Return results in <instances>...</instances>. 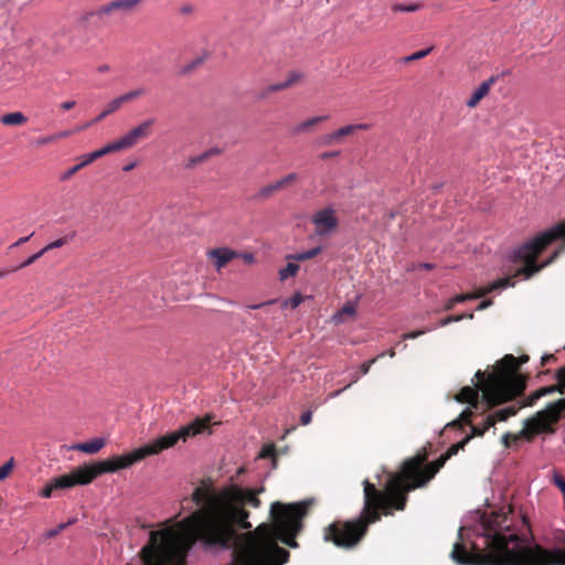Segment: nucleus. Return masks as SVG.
<instances>
[{
	"instance_id": "obj_39",
	"label": "nucleus",
	"mask_w": 565,
	"mask_h": 565,
	"mask_svg": "<svg viewBox=\"0 0 565 565\" xmlns=\"http://www.w3.org/2000/svg\"><path fill=\"white\" fill-rule=\"evenodd\" d=\"M553 482L562 491L563 495H565V478L555 472L553 475Z\"/></svg>"
},
{
	"instance_id": "obj_19",
	"label": "nucleus",
	"mask_w": 565,
	"mask_h": 565,
	"mask_svg": "<svg viewBox=\"0 0 565 565\" xmlns=\"http://www.w3.org/2000/svg\"><path fill=\"white\" fill-rule=\"evenodd\" d=\"M28 118L21 111H14L3 115L0 122L7 126H19L25 124Z\"/></svg>"
},
{
	"instance_id": "obj_60",
	"label": "nucleus",
	"mask_w": 565,
	"mask_h": 565,
	"mask_svg": "<svg viewBox=\"0 0 565 565\" xmlns=\"http://www.w3.org/2000/svg\"><path fill=\"white\" fill-rule=\"evenodd\" d=\"M134 168H135V163H129V164L125 166V167L122 168V170L127 172V171L132 170Z\"/></svg>"
},
{
	"instance_id": "obj_43",
	"label": "nucleus",
	"mask_w": 565,
	"mask_h": 565,
	"mask_svg": "<svg viewBox=\"0 0 565 565\" xmlns=\"http://www.w3.org/2000/svg\"><path fill=\"white\" fill-rule=\"evenodd\" d=\"M54 490L56 489L53 487V481L51 480V482L42 490L41 495L43 498H51Z\"/></svg>"
},
{
	"instance_id": "obj_27",
	"label": "nucleus",
	"mask_w": 565,
	"mask_h": 565,
	"mask_svg": "<svg viewBox=\"0 0 565 565\" xmlns=\"http://www.w3.org/2000/svg\"><path fill=\"white\" fill-rule=\"evenodd\" d=\"M288 86L286 85L285 82H281V83H277V84H271V85H268L267 87H265L258 95V98L259 99H265L267 96H269L270 94L273 93H276V92H279V90H284V89H287Z\"/></svg>"
},
{
	"instance_id": "obj_61",
	"label": "nucleus",
	"mask_w": 565,
	"mask_h": 565,
	"mask_svg": "<svg viewBox=\"0 0 565 565\" xmlns=\"http://www.w3.org/2000/svg\"><path fill=\"white\" fill-rule=\"evenodd\" d=\"M104 118H105V117H102V113H100V114H99L95 119H93V120L90 121V124H92V125H93V124H96V122L100 121V120H102V119H104Z\"/></svg>"
},
{
	"instance_id": "obj_30",
	"label": "nucleus",
	"mask_w": 565,
	"mask_h": 565,
	"mask_svg": "<svg viewBox=\"0 0 565 565\" xmlns=\"http://www.w3.org/2000/svg\"><path fill=\"white\" fill-rule=\"evenodd\" d=\"M433 51V46L430 47H427L425 50H420V51H417L408 56H405L403 58V62L404 63H409V62H414V61H417V60H420V58H424L426 57L430 52Z\"/></svg>"
},
{
	"instance_id": "obj_24",
	"label": "nucleus",
	"mask_w": 565,
	"mask_h": 565,
	"mask_svg": "<svg viewBox=\"0 0 565 565\" xmlns=\"http://www.w3.org/2000/svg\"><path fill=\"white\" fill-rule=\"evenodd\" d=\"M81 162L72 168H70L68 170H66L65 172H63L61 175H60V180L61 181H67L68 179H71L75 173H77L81 169L85 168L86 166L90 164L89 162H86V157L83 156L81 158Z\"/></svg>"
},
{
	"instance_id": "obj_34",
	"label": "nucleus",
	"mask_w": 565,
	"mask_h": 565,
	"mask_svg": "<svg viewBox=\"0 0 565 565\" xmlns=\"http://www.w3.org/2000/svg\"><path fill=\"white\" fill-rule=\"evenodd\" d=\"M14 468V459L10 458L4 465L0 467V481L4 480Z\"/></svg>"
},
{
	"instance_id": "obj_8",
	"label": "nucleus",
	"mask_w": 565,
	"mask_h": 565,
	"mask_svg": "<svg viewBox=\"0 0 565 565\" xmlns=\"http://www.w3.org/2000/svg\"><path fill=\"white\" fill-rule=\"evenodd\" d=\"M315 235L319 237L331 236L339 227V218L333 207L327 206L315 212L311 216Z\"/></svg>"
},
{
	"instance_id": "obj_49",
	"label": "nucleus",
	"mask_w": 565,
	"mask_h": 565,
	"mask_svg": "<svg viewBox=\"0 0 565 565\" xmlns=\"http://www.w3.org/2000/svg\"><path fill=\"white\" fill-rule=\"evenodd\" d=\"M245 264H253L255 262V256L252 253H245L239 255Z\"/></svg>"
},
{
	"instance_id": "obj_4",
	"label": "nucleus",
	"mask_w": 565,
	"mask_h": 565,
	"mask_svg": "<svg viewBox=\"0 0 565 565\" xmlns=\"http://www.w3.org/2000/svg\"><path fill=\"white\" fill-rule=\"evenodd\" d=\"M483 546L472 543V552L458 541L451 558L459 565H565V548L531 546L511 530L508 516L495 514L482 524Z\"/></svg>"
},
{
	"instance_id": "obj_64",
	"label": "nucleus",
	"mask_w": 565,
	"mask_h": 565,
	"mask_svg": "<svg viewBox=\"0 0 565 565\" xmlns=\"http://www.w3.org/2000/svg\"><path fill=\"white\" fill-rule=\"evenodd\" d=\"M12 273L11 269H8V270H0V279L3 278L6 275Z\"/></svg>"
},
{
	"instance_id": "obj_9",
	"label": "nucleus",
	"mask_w": 565,
	"mask_h": 565,
	"mask_svg": "<svg viewBox=\"0 0 565 565\" xmlns=\"http://www.w3.org/2000/svg\"><path fill=\"white\" fill-rule=\"evenodd\" d=\"M94 480V473L92 471L90 465H84L72 470L67 475L60 476L57 478L52 479L53 487L56 490L60 489H70L77 484H88Z\"/></svg>"
},
{
	"instance_id": "obj_63",
	"label": "nucleus",
	"mask_w": 565,
	"mask_h": 565,
	"mask_svg": "<svg viewBox=\"0 0 565 565\" xmlns=\"http://www.w3.org/2000/svg\"><path fill=\"white\" fill-rule=\"evenodd\" d=\"M420 267L428 270V269L433 268V265L429 264V263H424V264L420 265Z\"/></svg>"
},
{
	"instance_id": "obj_41",
	"label": "nucleus",
	"mask_w": 565,
	"mask_h": 565,
	"mask_svg": "<svg viewBox=\"0 0 565 565\" xmlns=\"http://www.w3.org/2000/svg\"><path fill=\"white\" fill-rule=\"evenodd\" d=\"M301 76L302 75L300 73L291 72L288 75V78L285 81V83L288 86V88L291 87L295 83H297L301 78Z\"/></svg>"
},
{
	"instance_id": "obj_2",
	"label": "nucleus",
	"mask_w": 565,
	"mask_h": 565,
	"mask_svg": "<svg viewBox=\"0 0 565 565\" xmlns=\"http://www.w3.org/2000/svg\"><path fill=\"white\" fill-rule=\"evenodd\" d=\"M519 366L518 360L513 355L508 354L497 364L491 373L479 370L475 375L477 382L473 386H465L456 395V401L467 403L469 407L461 413L459 419L454 420L447 426L455 427L465 423L470 426L471 434L447 450L445 455L447 459L457 455L460 449H463L472 437L483 436L498 420H507L514 416L522 407L534 405L545 395L554 392L565 393L564 366L556 372L558 385L542 387L522 402L518 401L513 405L484 415L490 408L513 401L523 394L526 383L525 377L519 373ZM563 412H565V398L550 404L545 409L537 412L535 416L529 418L525 422V427L519 435L504 434L502 437L503 444L509 447L510 440L518 441L521 437L531 439L536 434L552 433L553 426L559 420Z\"/></svg>"
},
{
	"instance_id": "obj_35",
	"label": "nucleus",
	"mask_w": 565,
	"mask_h": 565,
	"mask_svg": "<svg viewBox=\"0 0 565 565\" xmlns=\"http://www.w3.org/2000/svg\"><path fill=\"white\" fill-rule=\"evenodd\" d=\"M297 179H298V174L295 172H291V173L285 175L284 178H281L280 180H277V183H278L280 190H282V189L287 188L288 185H290L291 183H294Z\"/></svg>"
},
{
	"instance_id": "obj_25",
	"label": "nucleus",
	"mask_w": 565,
	"mask_h": 565,
	"mask_svg": "<svg viewBox=\"0 0 565 565\" xmlns=\"http://www.w3.org/2000/svg\"><path fill=\"white\" fill-rule=\"evenodd\" d=\"M299 270V266L296 263L289 262L286 267L279 270V279L281 281L287 280L289 277H294Z\"/></svg>"
},
{
	"instance_id": "obj_22",
	"label": "nucleus",
	"mask_w": 565,
	"mask_h": 565,
	"mask_svg": "<svg viewBox=\"0 0 565 565\" xmlns=\"http://www.w3.org/2000/svg\"><path fill=\"white\" fill-rule=\"evenodd\" d=\"M355 313V306L353 303L344 305L334 316L333 321L339 324L344 321V316H353Z\"/></svg>"
},
{
	"instance_id": "obj_37",
	"label": "nucleus",
	"mask_w": 565,
	"mask_h": 565,
	"mask_svg": "<svg viewBox=\"0 0 565 565\" xmlns=\"http://www.w3.org/2000/svg\"><path fill=\"white\" fill-rule=\"evenodd\" d=\"M73 523V521H68L66 523H61L58 524L56 527L54 529H51L49 530L46 533H45V537L47 539H53L55 537L56 535H58L63 530H65L68 525H71Z\"/></svg>"
},
{
	"instance_id": "obj_18",
	"label": "nucleus",
	"mask_w": 565,
	"mask_h": 565,
	"mask_svg": "<svg viewBox=\"0 0 565 565\" xmlns=\"http://www.w3.org/2000/svg\"><path fill=\"white\" fill-rule=\"evenodd\" d=\"M328 119V116H316V117H312L310 119H307L300 124H298L297 126L294 127V130L292 132L295 135H299V134H303V132H307L309 131L313 126L324 121Z\"/></svg>"
},
{
	"instance_id": "obj_1",
	"label": "nucleus",
	"mask_w": 565,
	"mask_h": 565,
	"mask_svg": "<svg viewBox=\"0 0 565 565\" xmlns=\"http://www.w3.org/2000/svg\"><path fill=\"white\" fill-rule=\"evenodd\" d=\"M256 494L237 486L222 491L205 483L196 487L190 501L198 509L174 527L151 531L148 544L127 565H185L188 552L198 541L206 547L232 550V565L287 563L289 552L279 547L278 542L298 546L295 536L301 530L308 503H273L274 523H263L252 532L249 513L244 507L258 508L260 500Z\"/></svg>"
},
{
	"instance_id": "obj_21",
	"label": "nucleus",
	"mask_w": 565,
	"mask_h": 565,
	"mask_svg": "<svg viewBox=\"0 0 565 565\" xmlns=\"http://www.w3.org/2000/svg\"><path fill=\"white\" fill-rule=\"evenodd\" d=\"M278 191H281L277 181L276 182H273L270 184H267L263 188L259 189V191L256 193V199L257 200H266V199H269L271 195H274L276 192Z\"/></svg>"
},
{
	"instance_id": "obj_3",
	"label": "nucleus",
	"mask_w": 565,
	"mask_h": 565,
	"mask_svg": "<svg viewBox=\"0 0 565 565\" xmlns=\"http://www.w3.org/2000/svg\"><path fill=\"white\" fill-rule=\"evenodd\" d=\"M446 461L447 458L441 456L436 461V467L426 469H423L422 459L405 461V480L399 476H391L386 493L379 491L369 480H364V505L360 516L354 521H337L330 524L326 529L324 540L333 542L339 547L355 546L365 535L369 524L381 520L380 511L385 515H392L393 509L404 510L406 493L429 481Z\"/></svg>"
},
{
	"instance_id": "obj_6",
	"label": "nucleus",
	"mask_w": 565,
	"mask_h": 565,
	"mask_svg": "<svg viewBox=\"0 0 565 565\" xmlns=\"http://www.w3.org/2000/svg\"><path fill=\"white\" fill-rule=\"evenodd\" d=\"M532 241L533 239H531V242ZM529 243H530V241L524 243L522 246H520L515 250H513L511 253V255H510V262L515 267V269H514L515 274L513 276L501 278V279H499L497 281H493V282L489 284L487 287H481L473 295H459V296H456L455 298L449 299L446 302L445 310H447V311L451 310L455 307L456 303L463 302V301H466L468 299L481 298V297H484L486 295H488V294H490V292H492L494 290H500V289H504V288L510 287V286H514V282H513V278L514 277L522 276L523 278L527 279V278L532 277L534 274L539 273L542 268H544L547 265L552 264L558 257V255L561 253L565 252V242H564L563 244H561V246L557 249L554 250L552 256L546 262H544L541 265H537L536 264V257L543 250L537 252L529 260H523L521 257L518 256V253Z\"/></svg>"
},
{
	"instance_id": "obj_58",
	"label": "nucleus",
	"mask_w": 565,
	"mask_h": 565,
	"mask_svg": "<svg viewBox=\"0 0 565 565\" xmlns=\"http://www.w3.org/2000/svg\"><path fill=\"white\" fill-rule=\"evenodd\" d=\"M97 71L99 73L108 72L109 71V65H107V64L100 65V66H98Z\"/></svg>"
},
{
	"instance_id": "obj_17",
	"label": "nucleus",
	"mask_w": 565,
	"mask_h": 565,
	"mask_svg": "<svg viewBox=\"0 0 565 565\" xmlns=\"http://www.w3.org/2000/svg\"><path fill=\"white\" fill-rule=\"evenodd\" d=\"M106 441L104 438H95L86 443L75 444L71 447L73 450H79L86 454H97Z\"/></svg>"
},
{
	"instance_id": "obj_16",
	"label": "nucleus",
	"mask_w": 565,
	"mask_h": 565,
	"mask_svg": "<svg viewBox=\"0 0 565 565\" xmlns=\"http://www.w3.org/2000/svg\"><path fill=\"white\" fill-rule=\"evenodd\" d=\"M121 150H124L122 145L120 143V140L117 139L114 142H110V143L106 145L105 147H103L98 150H95L90 153L84 154V156L86 157V162L92 163L95 160H97L108 153L117 152V151H121Z\"/></svg>"
},
{
	"instance_id": "obj_7",
	"label": "nucleus",
	"mask_w": 565,
	"mask_h": 565,
	"mask_svg": "<svg viewBox=\"0 0 565 565\" xmlns=\"http://www.w3.org/2000/svg\"><path fill=\"white\" fill-rule=\"evenodd\" d=\"M557 239H562V244L565 242V221L559 222L553 227L536 235L532 242L526 244L518 253V256L523 260H529L537 252L544 250L548 245Z\"/></svg>"
},
{
	"instance_id": "obj_55",
	"label": "nucleus",
	"mask_w": 565,
	"mask_h": 565,
	"mask_svg": "<svg viewBox=\"0 0 565 565\" xmlns=\"http://www.w3.org/2000/svg\"><path fill=\"white\" fill-rule=\"evenodd\" d=\"M193 12V7L190 4H185L181 8V13L183 14H190Z\"/></svg>"
},
{
	"instance_id": "obj_14",
	"label": "nucleus",
	"mask_w": 565,
	"mask_h": 565,
	"mask_svg": "<svg viewBox=\"0 0 565 565\" xmlns=\"http://www.w3.org/2000/svg\"><path fill=\"white\" fill-rule=\"evenodd\" d=\"M121 150H124L122 145L120 143V140L117 139L114 142H110V143L106 145L105 147H103L98 150H95L90 153L84 154V156L86 157V162L92 163L95 160H97L108 153L117 152V151H121Z\"/></svg>"
},
{
	"instance_id": "obj_31",
	"label": "nucleus",
	"mask_w": 565,
	"mask_h": 565,
	"mask_svg": "<svg viewBox=\"0 0 565 565\" xmlns=\"http://www.w3.org/2000/svg\"><path fill=\"white\" fill-rule=\"evenodd\" d=\"M45 254L44 249L42 248L41 250H39L38 253L33 254L32 256H30L29 258H26L22 264H20L19 266L12 268L11 270L12 271H17L21 268H24L26 266H30L32 265L34 262H36L40 257H42L43 255Z\"/></svg>"
},
{
	"instance_id": "obj_48",
	"label": "nucleus",
	"mask_w": 565,
	"mask_h": 565,
	"mask_svg": "<svg viewBox=\"0 0 565 565\" xmlns=\"http://www.w3.org/2000/svg\"><path fill=\"white\" fill-rule=\"evenodd\" d=\"M338 141V138L335 136V132L333 131L332 134H329L327 135L324 138H323V143L324 145H332L334 142Z\"/></svg>"
},
{
	"instance_id": "obj_11",
	"label": "nucleus",
	"mask_w": 565,
	"mask_h": 565,
	"mask_svg": "<svg viewBox=\"0 0 565 565\" xmlns=\"http://www.w3.org/2000/svg\"><path fill=\"white\" fill-rule=\"evenodd\" d=\"M210 259L217 270L226 266L232 259L238 256V254L230 248H215L207 253Z\"/></svg>"
},
{
	"instance_id": "obj_23",
	"label": "nucleus",
	"mask_w": 565,
	"mask_h": 565,
	"mask_svg": "<svg viewBox=\"0 0 565 565\" xmlns=\"http://www.w3.org/2000/svg\"><path fill=\"white\" fill-rule=\"evenodd\" d=\"M204 60V56L194 58L193 61H191L190 63L185 64L180 68L179 75L185 76L193 73L198 67H200L203 64Z\"/></svg>"
},
{
	"instance_id": "obj_5",
	"label": "nucleus",
	"mask_w": 565,
	"mask_h": 565,
	"mask_svg": "<svg viewBox=\"0 0 565 565\" xmlns=\"http://www.w3.org/2000/svg\"><path fill=\"white\" fill-rule=\"evenodd\" d=\"M210 424V417L195 418L192 423L182 426L179 430L163 435L153 441L132 450L129 454L90 465L94 479L104 472H115L119 469L128 468L131 465L142 460L147 456L158 455L161 451L173 447L180 440L186 441L188 438L202 434L209 429Z\"/></svg>"
},
{
	"instance_id": "obj_36",
	"label": "nucleus",
	"mask_w": 565,
	"mask_h": 565,
	"mask_svg": "<svg viewBox=\"0 0 565 565\" xmlns=\"http://www.w3.org/2000/svg\"><path fill=\"white\" fill-rule=\"evenodd\" d=\"M473 317V313H468V315H459V316H448L446 317L445 319H443L440 322H439V326L440 327H445L451 322H457V321H460L462 320L463 318H469V319H472Z\"/></svg>"
},
{
	"instance_id": "obj_32",
	"label": "nucleus",
	"mask_w": 565,
	"mask_h": 565,
	"mask_svg": "<svg viewBox=\"0 0 565 565\" xmlns=\"http://www.w3.org/2000/svg\"><path fill=\"white\" fill-rule=\"evenodd\" d=\"M73 236L74 235L61 237V238L47 244L45 247H43V249L45 253H47L49 250H52L54 248H60V247L64 246L65 244H67L68 241L71 238H73Z\"/></svg>"
},
{
	"instance_id": "obj_59",
	"label": "nucleus",
	"mask_w": 565,
	"mask_h": 565,
	"mask_svg": "<svg viewBox=\"0 0 565 565\" xmlns=\"http://www.w3.org/2000/svg\"><path fill=\"white\" fill-rule=\"evenodd\" d=\"M70 134H71L70 131H63V132H60V134H57L55 136H56V139H58V138L67 137V136H70Z\"/></svg>"
},
{
	"instance_id": "obj_62",
	"label": "nucleus",
	"mask_w": 565,
	"mask_h": 565,
	"mask_svg": "<svg viewBox=\"0 0 565 565\" xmlns=\"http://www.w3.org/2000/svg\"><path fill=\"white\" fill-rule=\"evenodd\" d=\"M337 154H338V152H326L322 154V158H330V157H334Z\"/></svg>"
},
{
	"instance_id": "obj_56",
	"label": "nucleus",
	"mask_w": 565,
	"mask_h": 565,
	"mask_svg": "<svg viewBox=\"0 0 565 565\" xmlns=\"http://www.w3.org/2000/svg\"><path fill=\"white\" fill-rule=\"evenodd\" d=\"M553 360H555V356L553 354L544 355L542 358V364L544 365V364H546V363H548L550 361H553Z\"/></svg>"
},
{
	"instance_id": "obj_20",
	"label": "nucleus",
	"mask_w": 565,
	"mask_h": 565,
	"mask_svg": "<svg viewBox=\"0 0 565 565\" xmlns=\"http://www.w3.org/2000/svg\"><path fill=\"white\" fill-rule=\"evenodd\" d=\"M321 250H322V247L317 246V247H313L306 252L290 254L286 258L288 260H294V262H305V260L316 257L317 255H319L321 253Z\"/></svg>"
},
{
	"instance_id": "obj_10",
	"label": "nucleus",
	"mask_w": 565,
	"mask_h": 565,
	"mask_svg": "<svg viewBox=\"0 0 565 565\" xmlns=\"http://www.w3.org/2000/svg\"><path fill=\"white\" fill-rule=\"evenodd\" d=\"M154 124V119H147L142 121L137 127L132 128L126 135L119 138L120 143L122 145L124 150L132 148L138 143L139 140L146 139L151 134V127Z\"/></svg>"
},
{
	"instance_id": "obj_54",
	"label": "nucleus",
	"mask_w": 565,
	"mask_h": 565,
	"mask_svg": "<svg viewBox=\"0 0 565 565\" xmlns=\"http://www.w3.org/2000/svg\"><path fill=\"white\" fill-rule=\"evenodd\" d=\"M491 305H492V300H483L482 302H480L477 310H483V309L490 307Z\"/></svg>"
},
{
	"instance_id": "obj_38",
	"label": "nucleus",
	"mask_w": 565,
	"mask_h": 565,
	"mask_svg": "<svg viewBox=\"0 0 565 565\" xmlns=\"http://www.w3.org/2000/svg\"><path fill=\"white\" fill-rule=\"evenodd\" d=\"M384 355H385V353H381V354H380V355H377L376 358H374V359H372V360H370V361H367V362L362 363V364L360 365L359 373H360L361 375H365V374H367V373H369V371H370V369H371V365H372V364H374V363L376 362V360H377V359H380V358H382V356H384Z\"/></svg>"
},
{
	"instance_id": "obj_45",
	"label": "nucleus",
	"mask_w": 565,
	"mask_h": 565,
	"mask_svg": "<svg viewBox=\"0 0 565 565\" xmlns=\"http://www.w3.org/2000/svg\"><path fill=\"white\" fill-rule=\"evenodd\" d=\"M56 140V136H47V137H42V138H39L36 140V145L38 146H44L46 143H50V142H53Z\"/></svg>"
},
{
	"instance_id": "obj_15",
	"label": "nucleus",
	"mask_w": 565,
	"mask_h": 565,
	"mask_svg": "<svg viewBox=\"0 0 565 565\" xmlns=\"http://www.w3.org/2000/svg\"><path fill=\"white\" fill-rule=\"evenodd\" d=\"M121 150H124L122 145L120 143V140L117 139L114 142H110V143L106 145L105 147H103L98 150H95L90 153L84 154V156L86 157V162L92 163L95 160H97L108 153L117 152V151H121Z\"/></svg>"
},
{
	"instance_id": "obj_26",
	"label": "nucleus",
	"mask_w": 565,
	"mask_h": 565,
	"mask_svg": "<svg viewBox=\"0 0 565 565\" xmlns=\"http://www.w3.org/2000/svg\"><path fill=\"white\" fill-rule=\"evenodd\" d=\"M125 103L120 96L114 98L105 106L104 110L102 111V117H107L108 115L117 111Z\"/></svg>"
},
{
	"instance_id": "obj_44",
	"label": "nucleus",
	"mask_w": 565,
	"mask_h": 565,
	"mask_svg": "<svg viewBox=\"0 0 565 565\" xmlns=\"http://www.w3.org/2000/svg\"><path fill=\"white\" fill-rule=\"evenodd\" d=\"M311 419H312V413L310 411H307V412L302 413L301 416H300V423L302 425L310 424Z\"/></svg>"
},
{
	"instance_id": "obj_52",
	"label": "nucleus",
	"mask_w": 565,
	"mask_h": 565,
	"mask_svg": "<svg viewBox=\"0 0 565 565\" xmlns=\"http://www.w3.org/2000/svg\"><path fill=\"white\" fill-rule=\"evenodd\" d=\"M274 302H275V300H269V301H265V302H260V303L249 305V306H247V309H259L264 306H267V305H270Z\"/></svg>"
},
{
	"instance_id": "obj_46",
	"label": "nucleus",
	"mask_w": 565,
	"mask_h": 565,
	"mask_svg": "<svg viewBox=\"0 0 565 565\" xmlns=\"http://www.w3.org/2000/svg\"><path fill=\"white\" fill-rule=\"evenodd\" d=\"M425 332H426L425 330H417V331H412V332H408V333H404L403 334V339L404 340H406V339H416L419 335L424 334Z\"/></svg>"
},
{
	"instance_id": "obj_40",
	"label": "nucleus",
	"mask_w": 565,
	"mask_h": 565,
	"mask_svg": "<svg viewBox=\"0 0 565 565\" xmlns=\"http://www.w3.org/2000/svg\"><path fill=\"white\" fill-rule=\"evenodd\" d=\"M334 132H335V136H337V138L339 140L340 138L349 136L352 132H354V127H352V125H348V126L339 128Z\"/></svg>"
},
{
	"instance_id": "obj_42",
	"label": "nucleus",
	"mask_w": 565,
	"mask_h": 565,
	"mask_svg": "<svg viewBox=\"0 0 565 565\" xmlns=\"http://www.w3.org/2000/svg\"><path fill=\"white\" fill-rule=\"evenodd\" d=\"M360 376H361V374H360L359 372L354 373V374L352 375V381H351V383H350L349 385H347V386H345L344 388H342V390H339V391H335V392L331 393V394H330V396H331V397H335V396L340 395V394H341V393H342L347 387H349L352 383L358 382V381H359V379H360Z\"/></svg>"
},
{
	"instance_id": "obj_33",
	"label": "nucleus",
	"mask_w": 565,
	"mask_h": 565,
	"mask_svg": "<svg viewBox=\"0 0 565 565\" xmlns=\"http://www.w3.org/2000/svg\"><path fill=\"white\" fill-rule=\"evenodd\" d=\"M145 93H146V90L143 88H137V89H134V90H130V92H127V93L120 95V97L124 100V103H128V102H131V100L138 98L139 96L143 95Z\"/></svg>"
},
{
	"instance_id": "obj_28",
	"label": "nucleus",
	"mask_w": 565,
	"mask_h": 565,
	"mask_svg": "<svg viewBox=\"0 0 565 565\" xmlns=\"http://www.w3.org/2000/svg\"><path fill=\"white\" fill-rule=\"evenodd\" d=\"M423 8L422 3H411V4H404V3H396L393 6L394 12H415Z\"/></svg>"
},
{
	"instance_id": "obj_50",
	"label": "nucleus",
	"mask_w": 565,
	"mask_h": 565,
	"mask_svg": "<svg viewBox=\"0 0 565 565\" xmlns=\"http://www.w3.org/2000/svg\"><path fill=\"white\" fill-rule=\"evenodd\" d=\"M32 235H33V233H31L29 236L19 238L15 243H13L11 245V248L21 246L22 244L26 243L31 238Z\"/></svg>"
},
{
	"instance_id": "obj_12",
	"label": "nucleus",
	"mask_w": 565,
	"mask_h": 565,
	"mask_svg": "<svg viewBox=\"0 0 565 565\" xmlns=\"http://www.w3.org/2000/svg\"><path fill=\"white\" fill-rule=\"evenodd\" d=\"M141 0H115L103 6L98 14H109L114 11L130 12L132 11Z\"/></svg>"
},
{
	"instance_id": "obj_51",
	"label": "nucleus",
	"mask_w": 565,
	"mask_h": 565,
	"mask_svg": "<svg viewBox=\"0 0 565 565\" xmlns=\"http://www.w3.org/2000/svg\"><path fill=\"white\" fill-rule=\"evenodd\" d=\"M76 105L75 100H67L61 104V108L63 110H70Z\"/></svg>"
},
{
	"instance_id": "obj_47",
	"label": "nucleus",
	"mask_w": 565,
	"mask_h": 565,
	"mask_svg": "<svg viewBox=\"0 0 565 565\" xmlns=\"http://www.w3.org/2000/svg\"><path fill=\"white\" fill-rule=\"evenodd\" d=\"M221 152H222V150L217 147H212V148L207 149L206 151H204L207 159H210L211 157H214V156H218V154H221Z\"/></svg>"
},
{
	"instance_id": "obj_53",
	"label": "nucleus",
	"mask_w": 565,
	"mask_h": 565,
	"mask_svg": "<svg viewBox=\"0 0 565 565\" xmlns=\"http://www.w3.org/2000/svg\"><path fill=\"white\" fill-rule=\"evenodd\" d=\"M301 302V297L300 296H295L290 299V306L291 308H296L300 305Z\"/></svg>"
},
{
	"instance_id": "obj_13",
	"label": "nucleus",
	"mask_w": 565,
	"mask_h": 565,
	"mask_svg": "<svg viewBox=\"0 0 565 565\" xmlns=\"http://www.w3.org/2000/svg\"><path fill=\"white\" fill-rule=\"evenodd\" d=\"M497 78L494 76L484 81L479 85V87L471 94L470 98L467 100V106L472 108L476 107L479 102L489 93L491 86L495 83Z\"/></svg>"
},
{
	"instance_id": "obj_57",
	"label": "nucleus",
	"mask_w": 565,
	"mask_h": 565,
	"mask_svg": "<svg viewBox=\"0 0 565 565\" xmlns=\"http://www.w3.org/2000/svg\"><path fill=\"white\" fill-rule=\"evenodd\" d=\"M352 127H354V131H355V130H360V129H367L369 125L367 124H356V125H352Z\"/></svg>"
},
{
	"instance_id": "obj_29",
	"label": "nucleus",
	"mask_w": 565,
	"mask_h": 565,
	"mask_svg": "<svg viewBox=\"0 0 565 565\" xmlns=\"http://www.w3.org/2000/svg\"><path fill=\"white\" fill-rule=\"evenodd\" d=\"M207 160L206 158V154L204 152H202L201 154L199 156H193V157H190L188 159V161L185 162L184 164V168L185 169H193L195 168L196 166L199 164H202L203 162H205Z\"/></svg>"
}]
</instances>
